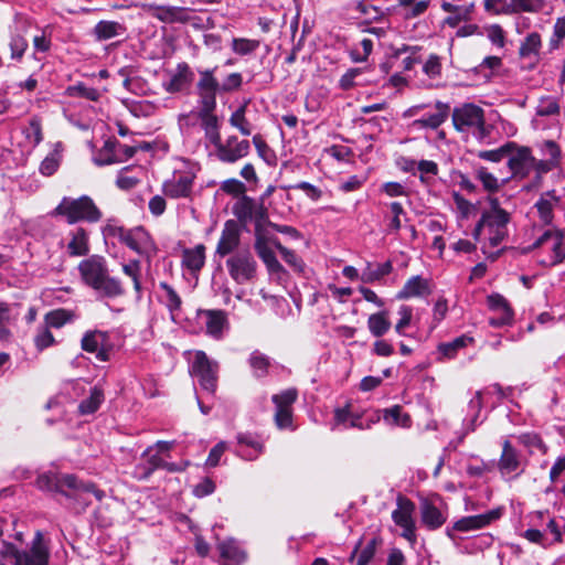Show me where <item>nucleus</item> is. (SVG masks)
Masks as SVG:
<instances>
[{"label": "nucleus", "instance_id": "obj_1", "mask_svg": "<svg viewBox=\"0 0 565 565\" xmlns=\"http://www.w3.org/2000/svg\"><path fill=\"white\" fill-rule=\"evenodd\" d=\"M36 486L41 490L56 492L66 499V508L75 514H82L90 505V495L97 500L104 498V492L92 482H84L75 475L70 473H43L38 477Z\"/></svg>", "mask_w": 565, "mask_h": 565}, {"label": "nucleus", "instance_id": "obj_2", "mask_svg": "<svg viewBox=\"0 0 565 565\" xmlns=\"http://www.w3.org/2000/svg\"><path fill=\"white\" fill-rule=\"evenodd\" d=\"M83 282L103 297L117 298L125 294L121 281L111 277L107 260L100 255H90L78 264Z\"/></svg>", "mask_w": 565, "mask_h": 565}, {"label": "nucleus", "instance_id": "obj_3", "mask_svg": "<svg viewBox=\"0 0 565 565\" xmlns=\"http://www.w3.org/2000/svg\"><path fill=\"white\" fill-rule=\"evenodd\" d=\"M488 203L489 209L482 211L472 235L477 241L483 236L495 247L508 237L511 216L501 207L498 198L488 196Z\"/></svg>", "mask_w": 565, "mask_h": 565}, {"label": "nucleus", "instance_id": "obj_4", "mask_svg": "<svg viewBox=\"0 0 565 565\" xmlns=\"http://www.w3.org/2000/svg\"><path fill=\"white\" fill-rule=\"evenodd\" d=\"M451 119L457 131L471 134L479 141L490 134L486 126L484 110L476 104L465 103L456 106L452 109Z\"/></svg>", "mask_w": 565, "mask_h": 565}, {"label": "nucleus", "instance_id": "obj_5", "mask_svg": "<svg viewBox=\"0 0 565 565\" xmlns=\"http://www.w3.org/2000/svg\"><path fill=\"white\" fill-rule=\"evenodd\" d=\"M3 558L14 559V565H47L50 552L44 544L43 534L38 531L29 550H18L15 545L3 542L0 548Z\"/></svg>", "mask_w": 565, "mask_h": 565}, {"label": "nucleus", "instance_id": "obj_6", "mask_svg": "<svg viewBox=\"0 0 565 565\" xmlns=\"http://www.w3.org/2000/svg\"><path fill=\"white\" fill-rule=\"evenodd\" d=\"M54 213L65 216L68 224H75L79 221L96 223L103 216L100 210L87 195H82L78 199L63 198Z\"/></svg>", "mask_w": 565, "mask_h": 565}, {"label": "nucleus", "instance_id": "obj_7", "mask_svg": "<svg viewBox=\"0 0 565 565\" xmlns=\"http://www.w3.org/2000/svg\"><path fill=\"white\" fill-rule=\"evenodd\" d=\"M230 277L238 285L248 284L257 276V262L248 249H239L226 259Z\"/></svg>", "mask_w": 565, "mask_h": 565}, {"label": "nucleus", "instance_id": "obj_8", "mask_svg": "<svg viewBox=\"0 0 565 565\" xmlns=\"http://www.w3.org/2000/svg\"><path fill=\"white\" fill-rule=\"evenodd\" d=\"M218 364L212 361L203 351H198L191 367V373L199 380L200 385L207 392L214 393L217 385Z\"/></svg>", "mask_w": 565, "mask_h": 565}, {"label": "nucleus", "instance_id": "obj_9", "mask_svg": "<svg viewBox=\"0 0 565 565\" xmlns=\"http://www.w3.org/2000/svg\"><path fill=\"white\" fill-rule=\"evenodd\" d=\"M507 160L511 171L510 178L524 179L533 171L534 156L526 146H520L514 142V147L509 150Z\"/></svg>", "mask_w": 565, "mask_h": 565}, {"label": "nucleus", "instance_id": "obj_10", "mask_svg": "<svg viewBox=\"0 0 565 565\" xmlns=\"http://www.w3.org/2000/svg\"><path fill=\"white\" fill-rule=\"evenodd\" d=\"M502 507L492 509L483 514L463 516L456 521L451 529H447V535L452 537V531L470 532L483 529L503 515Z\"/></svg>", "mask_w": 565, "mask_h": 565}, {"label": "nucleus", "instance_id": "obj_11", "mask_svg": "<svg viewBox=\"0 0 565 565\" xmlns=\"http://www.w3.org/2000/svg\"><path fill=\"white\" fill-rule=\"evenodd\" d=\"M563 234L558 231L546 230L533 244V248L547 247L552 250L548 260H541L544 266H555L565 260Z\"/></svg>", "mask_w": 565, "mask_h": 565}, {"label": "nucleus", "instance_id": "obj_12", "mask_svg": "<svg viewBox=\"0 0 565 565\" xmlns=\"http://www.w3.org/2000/svg\"><path fill=\"white\" fill-rule=\"evenodd\" d=\"M118 231L120 242L127 245L134 252L143 255L147 254L150 249H154L151 236L143 227L138 226L131 230H125L120 227Z\"/></svg>", "mask_w": 565, "mask_h": 565}, {"label": "nucleus", "instance_id": "obj_13", "mask_svg": "<svg viewBox=\"0 0 565 565\" xmlns=\"http://www.w3.org/2000/svg\"><path fill=\"white\" fill-rule=\"evenodd\" d=\"M215 70L200 71V79L196 89L200 97V106H216V94L221 93L220 82L214 75Z\"/></svg>", "mask_w": 565, "mask_h": 565}, {"label": "nucleus", "instance_id": "obj_14", "mask_svg": "<svg viewBox=\"0 0 565 565\" xmlns=\"http://www.w3.org/2000/svg\"><path fill=\"white\" fill-rule=\"evenodd\" d=\"M82 349L95 353L97 360L105 362L109 359V335L107 332L95 330L88 331L82 339Z\"/></svg>", "mask_w": 565, "mask_h": 565}, {"label": "nucleus", "instance_id": "obj_15", "mask_svg": "<svg viewBox=\"0 0 565 565\" xmlns=\"http://www.w3.org/2000/svg\"><path fill=\"white\" fill-rule=\"evenodd\" d=\"M250 151V143L248 140H239L236 136L226 138L223 146H220L217 151V159L225 163H234L242 158H245Z\"/></svg>", "mask_w": 565, "mask_h": 565}, {"label": "nucleus", "instance_id": "obj_16", "mask_svg": "<svg viewBox=\"0 0 565 565\" xmlns=\"http://www.w3.org/2000/svg\"><path fill=\"white\" fill-rule=\"evenodd\" d=\"M241 242V233L235 221H227L217 242L216 254L221 257L235 253Z\"/></svg>", "mask_w": 565, "mask_h": 565}, {"label": "nucleus", "instance_id": "obj_17", "mask_svg": "<svg viewBox=\"0 0 565 565\" xmlns=\"http://www.w3.org/2000/svg\"><path fill=\"white\" fill-rule=\"evenodd\" d=\"M193 81V71L186 63L182 62L171 73L170 79L163 83V87L169 93H180L189 89Z\"/></svg>", "mask_w": 565, "mask_h": 565}, {"label": "nucleus", "instance_id": "obj_18", "mask_svg": "<svg viewBox=\"0 0 565 565\" xmlns=\"http://www.w3.org/2000/svg\"><path fill=\"white\" fill-rule=\"evenodd\" d=\"M356 10L364 19L363 22L369 25L366 29H363L362 32H369L375 35H380L385 32L386 22L382 20L383 12L377 7L365 2H359Z\"/></svg>", "mask_w": 565, "mask_h": 565}, {"label": "nucleus", "instance_id": "obj_19", "mask_svg": "<svg viewBox=\"0 0 565 565\" xmlns=\"http://www.w3.org/2000/svg\"><path fill=\"white\" fill-rule=\"evenodd\" d=\"M198 315L204 322L206 333L220 340L228 324L226 313L223 310H200Z\"/></svg>", "mask_w": 565, "mask_h": 565}, {"label": "nucleus", "instance_id": "obj_20", "mask_svg": "<svg viewBox=\"0 0 565 565\" xmlns=\"http://www.w3.org/2000/svg\"><path fill=\"white\" fill-rule=\"evenodd\" d=\"M146 10L149 15L164 23L185 22L189 19L188 10L182 7L149 4Z\"/></svg>", "mask_w": 565, "mask_h": 565}, {"label": "nucleus", "instance_id": "obj_21", "mask_svg": "<svg viewBox=\"0 0 565 565\" xmlns=\"http://www.w3.org/2000/svg\"><path fill=\"white\" fill-rule=\"evenodd\" d=\"M380 420V416L376 415L366 420L360 414H354L349 407L337 408L334 411V423L335 425H344L345 428L352 427L358 429H370L371 426Z\"/></svg>", "mask_w": 565, "mask_h": 565}, {"label": "nucleus", "instance_id": "obj_22", "mask_svg": "<svg viewBox=\"0 0 565 565\" xmlns=\"http://www.w3.org/2000/svg\"><path fill=\"white\" fill-rule=\"evenodd\" d=\"M498 468L503 477L511 473L519 476L523 471V469H520V456L509 440H504L503 443L502 454L498 462Z\"/></svg>", "mask_w": 565, "mask_h": 565}, {"label": "nucleus", "instance_id": "obj_23", "mask_svg": "<svg viewBox=\"0 0 565 565\" xmlns=\"http://www.w3.org/2000/svg\"><path fill=\"white\" fill-rule=\"evenodd\" d=\"M194 178L180 174L163 183V193L172 199L189 198L193 190Z\"/></svg>", "mask_w": 565, "mask_h": 565}, {"label": "nucleus", "instance_id": "obj_24", "mask_svg": "<svg viewBox=\"0 0 565 565\" xmlns=\"http://www.w3.org/2000/svg\"><path fill=\"white\" fill-rule=\"evenodd\" d=\"M420 518L425 527L430 531L441 527L447 521V513L433 502L425 500L420 504Z\"/></svg>", "mask_w": 565, "mask_h": 565}, {"label": "nucleus", "instance_id": "obj_25", "mask_svg": "<svg viewBox=\"0 0 565 565\" xmlns=\"http://www.w3.org/2000/svg\"><path fill=\"white\" fill-rule=\"evenodd\" d=\"M541 46V38H525L519 50L523 68L531 70L537 64Z\"/></svg>", "mask_w": 565, "mask_h": 565}, {"label": "nucleus", "instance_id": "obj_26", "mask_svg": "<svg viewBox=\"0 0 565 565\" xmlns=\"http://www.w3.org/2000/svg\"><path fill=\"white\" fill-rule=\"evenodd\" d=\"M67 253L71 256H86L89 253V236L84 227H76L70 232Z\"/></svg>", "mask_w": 565, "mask_h": 565}, {"label": "nucleus", "instance_id": "obj_27", "mask_svg": "<svg viewBox=\"0 0 565 565\" xmlns=\"http://www.w3.org/2000/svg\"><path fill=\"white\" fill-rule=\"evenodd\" d=\"M475 178L481 183L482 189L489 194L497 193L510 180V178L499 179L488 168L476 166L473 168ZM492 196V195H489Z\"/></svg>", "mask_w": 565, "mask_h": 565}, {"label": "nucleus", "instance_id": "obj_28", "mask_svg": "<svg viewBox=\"0 0 565 565\" xmlns=\"http://www.w3.org/2000/svg\"><path fill=\"white\" fill-rule=\"evenodd\" d=\"M430 294L429 281L422 276L411 277L398 291V299H408L413 297H423Z\"/></svg>", "mask_w": 565, "mask_h": 565}, {"label": "nucleus", "instance_id": "obj_29", "mask_svg": "<svg viewBox=\"0 0 565 565\" xmlns=\"http://www.w3.org/2000/svg\"><path fill=\"white\" fill-rule=\"evenodd\" d=\"M559 196L554 190L547 191L541 195L535 203L541 221L544 224H551L553 221V210L559 204Z\"/></svg>", "mask_w": 565, "mask_h": 565}, {"label": "nucleus", "instance_id": "obj_30", "mask_svg": "<svg viewBox=\"0 0 565 565\" xmlns=\"http://www.w3.org/2000/svg\"><path fill=\"white\" fill-rule=\"evenodd\" d=\"M205 264V246L199 244L193 248H185L182 253V266L191 273H198Z\"/></svg>", "mask_w": 565, "mask_h": 565}, {"label": "nucleus", "instance_id": "obj_31", "mask_svg": "<svg viewBox=\"0 0 565 565\" xmlns=\"http://www.w3.org/2000/svg\"><path fill=\"white\" fill-rule=\"evenodd\" d=\"M435 106L437 109L436 113L416 119L414 121V125L420 128L430 129H437L439 126H441L448 118L450 107L448 104H445L443 102H437Z\"/></svg>", "mask_w": 565, "mask_h": 565}, {"label": "nucleus", "instance_id": "obj_32", "mask_svg": "<svg viewBox=\"0 0 565 565\" xmlns=\"http://www.w3.org/2000/svg\"><path fill=\"white\" fill-rule=\"evenodd\" d=\"M257 256L265 264L269 274H280L284 271L282 265L278 262L270 244H254Z\"/></svg>", "mask_w": 565, "mask_h": 565}, {"label": "nucleus", "instance_id": "obj_33", "mask_svg": "<svg viewBox=\"0 0 565 565\" xmlns=\"http://www.w3.org/2000/svg\"><path fill=\"white\" fill-rule=\"evenodd\" d=\"M117 140L108 139L105 141L103 148L94 157V163L97 166H108L117 162H121V157L116 151Z\"/></svg>", "mask_w": 565, "mask_h": 565}, {"label": "nucleus", "instance_id": "obj_34", "mask_svg": "<svg viewBox=\"0 0 565 565\" xmlns=\"http://www.w3.org/2000/svg\"><path fill=\"white\" fill-rule=\"evenodd\" d=\"M380 542L381 541L377 537H373L367 542V544L362 548V551L358 555V552L362 544V540H360L355 545L354 550L352 551L349 561L353 562L355 557H358L356 565H369L375 555L376 547L380 544Z\"/></svg>", "mask_w": 565, "mask_h": 565}, {"label": "nucleus", "instance_id": "obj_35", "mask_svg": "<svg viewBox=\"0 0 565 565\" xmlns=\"http://www.w3.org/2000/svg\"><path fill=\"white\" fill-rule=\"evenodd\" d=\"M397 509L392 512V519L396 525L403 526L413 523L412 514L414 512V503L406 498L399 497L397 500Z\"/></svg>", "mask_w": 565, "mask_h": 565}, {"label": "nucleus", "instance_id": "obj_36", "mask_svg": "<svg viewBox=\"0 0 565 565\" xmlns=\"http://www.w3.org/2000/svg\"><path fill=\"white\" fill-rule=\"evenodd\" d=\"M367 328L372 335L380 338L383 337L391 328L387 311H380L373 313L367 319Z\"/></svg>", "mask_w": 565, "mask_h": 565}, {"label": "nucleus", "instance_id": "obj_37", "mask_svg": "<svg viewBox=\"0 0 565 565\" xmlns=\"http://www.w3.org/2000/svg\"><path fill=\"white\" fill-rule=\"evenodd\" d=\"M256 200L247 195L239 198L233 205V214L242 223H247L253 220V211Z\"/></svg>", "mask_w": 565, "mask_h": 565}, {"label": "nucleus", "instance_id": "obj_38", "mask_svg": "<svg viewBox=\"0 0 565 565\" xmlns=\"http://www.w3.org/2000/svg\"><path fill=\"white\" fill-rule=\"evenodd\" d=\"M221 557L227 559L235 565L242 563L245 559V553L241 550L234 540H227L221 542L217 545Z\"/></svg>", "mask_w": 565, "mask_h": 565}, {"label": "nucleus", "instance_id": "obj_39", "mask_svg": "<svg viewBox=\"0 0 565 565\" xmlns=\"http://www.w3.org/2000/svg\"><path fill=\"white\" fill-rule=\"evenodd\" d=\"M104 402V392L100 387L94 386L90 390L89 396L83 399L78 405V411L82 415H89L95 413Z\"/></svg>", "mask_w": 565, "mask_h": 565}, {"label": "nucleus", "instance_id": "obj_40", "mask_svg": "<svg viewBox=\"0 0 565 565\" xmlns=\"http://www.w3.org/2000/svg\"><path fill=\"white\" fill-rule=\"evenodd\" d=\"M393 269L391 262H385L373 267L370 263L366 268L362 271L361 280L366 284L380 280L384 276H387Z\"/></svg>", "mask_w": 565, "mask_h": 565}, {"label": "nucleus", "instance_id": "obj_41", "mask_svg": "<svg viewBox=\"0 0 565 565\" xmlns=\"http://www.w3.org/2000/svg\"><path fill=\"white\" fill-rule=\"evenodd\" d=\"M473 339L469 335L462 334L450 342L441 343L438 347V351L446 358L452 359L456 356L457 352L466 348L468 344L472 343Z\"/></svg>", "mask_w": 565, "mask_h": 565}, {"label": "nucleus", "instance_id": "obj_42", "mask_svg": "<svg viewBox=\"0 0 565 565\" xmlns=\"http://www.w3.org/2000/svg\"><path fill=\"white\" fill-rule=\"evenodd\" d=\"M247 103L241 105L230 117L232 127L239 130L243 136L252 134V125L246 118Z\"/></svg>", "mask_w": 565, "mask_h": 565}, {"label": "nucleus", "instance_id": "obj_43", "mask_svg": "<svg viewBox=\"0 0 565 565\" xmlns=\"http://www.w3.org/2000/svg\"><path fill=\"white\" fill-rule=\"evenodd\" d=\"M74 319V313L66 309H55L45 315V324L50 328H62Z\"/></svg>", "mask_w": 565, "mask_h": 565}, {"label": "nucleus", "instance_id": "obj_44", "mask_svg": "<svg viewBox=\"0 0 565 565\" xmlns=\"http://www.w3.org/2000/svg\"><path fill=\"white\" fill-rule=\"evenodd\" d=\"M248 363L254 376L259 379L267 375L270 362L265 354L259 351H254L248 359Z\"/></svg>", "mask_w": 565, "mask_h": 565}, {"label": "nucleus", "instance_id": "obj_45", "mask_svg": "<svg viewBox=\"0 0 565 565\" xmlns=\"http://www.w3.org/2000/svg\"><path fill=\"white\" fill-rule=\"evenodd\" d=\"M513 147L514 141H507L497 149L478 151L477 157L486 161L500 162L503 159H507V156H509V150Z\"/></svg>", "mask_w": 565, "mask_h": 565}, {"label": "nucleus", "instance_id": "obj_46", "mask_svg": "<svg viewBox=\"0 0 565 565\" xmlns=\"http://www.w3.org/2000/svg\"><path fill=\"white\" fill-rule=\"evenodd\" d=\"M215 108L216 106H200L199 118L204 132L220 129Z\"/></svg>", "mask_w": 565, "mask_h": 565}, {"label": "nucleus", "instance_id": "obj_47", "mask_svg": "<svg viewBox=\"0 0 565 565\" xmlns=\"http://www.w3.org/2000/svg\"><path fill=\"white\" fill-rule=\"evenodd\" d=\"M122 273L131 278L134 282V289L137 292V295H141V282H140V276H141V264L138 259L129 260L128 263L122 264L121 266Z\"/></svg>", "mask_w": 565, "mask_h": 565}, {"label": "nucleus", "instance_id": "obj_48", "mask_svg": "<svg viewBox=\"0 0 565 565\" xmlns=\"http://www.w3.org/2000/svg\"><path fill=\"white\" fill-rule=\"evenodd\" d=\"M559 114L558 99L554 96H543L539 99L536 106V115L540 117H548Z\"/></svg>", "mask_w": 565, "mask_h": 565}, {"label": "nucleus", "instance_id": "obj_49", "mask_svg": "<svg viewBox=\"0 0 565 565\" xmlns=\"http://www.w3.org/2000/svg\"><path fill=\"white\" fill-rule=\"evenodd\" d=\"M67 94L72 97H81L92 102H96L100 97V93L96 88L86 86L84 83L67 87Z\"/></svg>", "mask_w": 565, "mask_h": 565}, {"label": "nucleus", "instance_id": "obj_50", "mask_svg": "<svg viewBox=\"0 0 565 565\" xmlns=\"http://www.w3.org/2000/svg\"><path fill=\"white\" fill-rule=\"evenodd\" d=\"M253 145L256 148L258 156L269 166L276 163V154L275 151L266 143L264 138L260 135H255L253 137Z\"/></svg>", "mask_w": 565, "mask_h": 565}, {"label": "nucleus", "instance_id": "obj_51", "mask_svg": "<svg viewBox=\"0 0 565 565\" xmlns=\"http://www.w3.org/2000/svg\"><path fill=\"white\" fill-rule=\"evenodd\" d=\"M160 288L164 291V303L169 309L170 313L173 316L175 311L181 308V298L177 294V291L167 282H160Z\"/></svg>", "mask_w": 565, "mask_h": 565}, {"label": "nucleus", "instance_id": "obj_52", "mask_svg": "<svg viewBox=\"0 0 565 565\" xmlns=\"http://www.w3.org/2000/svg\"><path fill=\"white\" fill-rule=\"evenodd\" d=\"M297 397V390L288 388L279 394L273 395L271 401L275 404L276 408L292 409L291 406L296 402Z\"/></svg>", "mask_w": 565, "mask_h": 565}, {"label": "nucleus", "instance_id": "obj_53", "mask_svg": "<svg viewBox=\"0 0 565 565\" xmlns=\"http://www.w3.org/2000/svg\"><path fill=\"white\" fill-rule=\"evenodd\" d=\"M541 154L544 159L553 162L558 167L561 159L559 146L553 140H545L540 143Z\"/></svg>", "mask_w": 565, "mask_h": 565}, {"label": "nucleus", "instance_id": "obj_54", "mask_svg": "<svg viewBox=\"0 0 565 565\" xmlns=\"http://www.w3.org/2000/svg\"><path fill=\"white\" fill-rule=\"evenodd\" d=\"M412 51L411 55H407L402 61V66L404 71H411L416 63H418V58L415 57L414 54V47L402 45L401 47H393L391 57L392 58H398L401 55L408 53Z\"/></svg>", "mask_w": 565, "mask_h": 565}, {"label": "nucleus", "instance_id": "obj_55", "mask_svg": "<svg viewBox=\"0 0 565 565\" xmlns=\"http://www.w3.org/2000/svg\"><path fill=\"white\" fill-rule=\"evenodd\" d=\"M61 156L57 150L46 156L40 164V172L45 177L53 175L60 167Z\"/></svg>", "mask_w": 565, "mask_h": 565}, {"label": "nucleus", "instance_id": "obj_56", "mask_svg": "<svg viewBox=\"0 0 565 565\" xmlns=\"http://www.w3.org/2000/svg\"><path fill=\"white\" fill-rule=\"evenodd\" d=\"M124 31L125 30L122 29L120 23L113 22V21H100L95 26V30H94L95 35H102V36H105V35H119Z\"/></svg>", "mask_w": 565, "mask_h": 565}, {"label": "nucleus", "instance_id": "obj_57", "mask_svg": "<svg viewBox=\"0 0 565 565\" xmlns=\"http://www.w3.org/2000/svg\"><path fill=\"white\" fill-rule=\"evenodd\" d=\"M468 408H469V413L471 415L468 429L473 431L476 428V420H477L479 413L482 408V397H481L480 391L475 393V396L470 399V402L468 404Z\"/></svg>", "mask_w": 565, "mask_h": 565}, {"label": "nucleus", "instance_id": "obj_58", "mask_svg": "<svg viewBox=\"0 0 565 565\" xmlns=\"http://www.w3.org/2000/svg\"><path fill=\"white\" fill-rule=\"evenodd\" d=\"M399 4L407 10V14L417 17L424 13L428 8L427 0H398Z\"/></svg>", "mask_w": 565, "mask_h": 565}, {"label": "nucleus", "instance_id": "obj_59", "mask_svg": "<svg viewBox=\"0 0 565 565\" xmlns=\"http://www.w3.org/2000/svg\"><path fill=\"white\" fill-rule=\"evenodd\" d=\"M390 210L393 214L392 220L388 224L390 232H398L402 227L401 216L405 215L403 205L399 202H392Z\"/></svg>", "mask_w": 565, "mask_h": 565}, {"label": "nucleus", "instance_id": "obj_60", "mask_svg": "<svg viewBox=\"0 0 565 565\" xmlns=\"http://www.w3.org/2000/svg\"><path fill=\"white\" fill-rule=\"evenodd\" d=\"M417 169L420 172V180L423 182H429L430 178L438 173L437 163L430 160H420Z\"/></svg>", "mask_w": 565, "mask_h": 565}, {"label": "nucleus", "instance_id": "obj_61", "mask_svg": "<svg viewBox=\"0 0 565 565\" xmlns=\"http://www.w3.org/2000/svg\"><path fill=\"white\" fill-rule=\"evenodd\" d=\"M515 10L537 12L544 8V0H511Z\"/></svg>", "mask_w": 565, "mask_h": 565}, {"label": "nucleus", "instance_id": "obj_62", "mask_svg": "<svg viewBox=\"0 0 565 565\" xmlns=\"http://www.w3.org/2000/svg\"><path fill=\"white\" fill-rule=\"evenodd\" d=\"M221 189L227 194H232V195L241 196V198L243 195H245V191H246L245 184L237 179L225 180L222 183Z\"/></svg>", "mask_w": 565, "mask_h": 565}, {"label": "nucleus", "instance_id": "obj_63", "mask_svg": "<svg viewBox=\"0 0 565 565\" xmlns=\"http://www.w3.org/2000/svg\"><path fill=\"white\" fill-rule=\"evenodd\" d=\"M258 46V41L247 38H234L233 50L239 54H247Z\"/></svg>", "mask_w": 565, "mask_h": 565}, {"label": "nucleus", "instance_id": "obj_64", "mask_svg": "<svg viewBox=\"0 0 565 565\" xmlns=\"http://www.w3.org/2000/svg\"><path fill=\"white\" fill-rule=\"evenodd\" d=\"M243 77L241 73L228 74L222 83H220L221 93L232 92L241 87Z\"/></svg>", "mask_w": 565, "mask_h": 565}]
</instances>
